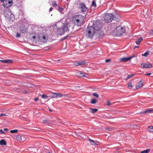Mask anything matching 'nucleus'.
Masks as SVG:
<instances>
[{
    "label": "nucleus",
    "instance_id": "f257e3e1",
    "mask_svg": "<svg viewBox=\"0 0 153 153\" xmlns=\"http://www.w3.org/2000/svg\"><path fill=\"white\" fill-rule=\"evenodd\" d=\"M102 27V21L100 20H97L93 24L92 26H88L86 29V33L89 37L92 38L96 31L100 30Z\"/></svg>",
    "mask_w": 153,
    "mask_h": 153
},
{
    "label": "nucleus",
    "instance_id": "f03ea898",
    "mask_svg": "<svg viewBox=\"0 0 153 153\" xmlns=\"http://www.w3.org/2000/svg\"><path fill=\"white\" fill-rule=\"evenodd\" d=\"M84 17L81 15H77L73 16L72 22L75 25L80 26L84 23Z\"/></svg>",
    "mask_w": 153,
    "mask_h": 153
},
{
    "label": "nucleus",
    "instance_id": "7ed1b4c3",
    "mask_svg": "<svg viewBox=\"0 0 153 153\" xmlns=\"http://www.w3.org/2000/svg\"><path fill=\"white\" fill-rule=\"evenodd\" d=\"M126 29L125 27H123L119 24L116 29H115L114 33L115 35L117 36H121L125 32Z\"/></svg>",
    "mask_w": 153,
    "mask_h": 153
},
{
    "label": "nucleus",
    "instance_id": "20e7f679",
    "mask_svg": "<svg viewBox=\"0 0 153 153\" xmlns=\"http://www.w3.org/2000/svg\"><path fill=\"white\" fill-rule=\"evenodd\" d=\"M120 16L118 15H115L114 16L111 13H106L104 17V19L105 22L106 23H109L111 22L112 20L114 19H116V17H118Z\"/></svg>",
    "mask_w": 153,
    "mask_h": 153
},
{
    "label": "nucleus",
    "instance_id": "39448f33",
    "mask_svg": "<svg viewBox=\"0 0 153 153\" xmlns=\"http://www.w3.org/2000/svg\"><path fill=\"white\" fill-rule=\"evenodd\" d=\"M2 2L3 6L6 8L10 7L13 4L12 0H4Z\"/></svg>",
    "mask_w": 153,
    "mask_h": 153
},
{
    "label": "nucleus",
    "instance_id": "423d86ee",
    "mask_svg": "<svg viewBox=\"0 0 153 153\" xmlns=\"http://www.w3.org/2000/svg\"><path fill=\"white\" fill-rule=\"evenodd\" d=\"M79 8L81 9V10L82 12H86L88 10V8L86 6L84 3H80L79 4Z\"/></svg>",
    "mask_w": 153,
    "mask_h": 153
},
{
    "label": "nucleus",
    "instance_id": "0eeeda50",
    "mask_svg": "<svg viewBox=\"0 0 153 153\" xmlns=\"http://www.w3.org/2000/svg\"><path fill=\"white\" fill-rule=\"evenodd\" d=\"M12 14V13L10 9H6L4 12V14L6 18H9V16Z\"/></svg>",
    "mask_w": 153,
    "mask_h": 153
},
{
    "label": "nucleus",
    "instance_id": "6e6552de",
    "mask_svg": "<svg viewBox=\"0 0 153 153\" xmlns=\"http://www.w3.org/2000/svg\"><path fill=\"white\" fill-rule=\"evenodd\" d=\"M134 57V55H133L132 56H131L130 57H123L120 58V62H126V61H128L130 60L131 58H132L133 57Z\"/></svg>",
    "mask_w": 153,
    "mask_h": 153
},
{
    "label": "nucleus",
    "instance_id": "1a4fd4ad",
    "mask_svg": "<svg viewBox=\"0 0 153 153\" xmlns=\"http://www.w3.org/2000/svg\"><path fill=\"white\" fill-rule=\"evenodd\" d=\"M86 62L84 60H81L77 61L75 63V66L84 65L86 64Z\"/></svg>",
    "mask_w": 153,
    "mask_h": 153
},
{
    "label": "nucleus",
    "instance_id": "9d476101",
    "mask_svg": "<svg viewBox=\"0 0 153 153\" xmlns=\"http://www.w3.org/2000/svg\"><path fill=\"white\" fill-rule=\"evenodd\" d=\"M142 68H151L152 67V64L149 62H147L146 64L142 63L141 64Z\"/></svg>",
    "mask_w": 153,
    "mask_h": 153
},
{
    "label": "nucleus",
    "instance_id": "9b49d317",
    "mask_svg": "<svg viewBox=\"0 0 153 153\" xmlns=\"http://www.w3.org/2000/svg\"><path fill=\"white\" fill-rule=\"evenodd\" d=\"M20 30L23 33H25L27 32V29L24 25H22L20 27Z\"/></svg>",
    "mask_w": 153,
    "mask_h": 153
},
{
    "label": "nucleus",
    "instance_id": "f8f14e48",
    "mask_svg": "<svg viewBox=\"0 0 153 153\" xmlns=\"http://www.w3.org/2000/svg\"><path fill=\"white\" fill-rule=\"evenodd\" d=\"M67 25H68L67 24L64 25L63 27L62 28V33H60L61 34H63L65 32H67L69 31V30Z\"/></svg>",
    "mask_w": 153,
    "mask_h": 153
},
{
    "label": "nucleus",
    "instance_id": "ddd939ff",
    "mask_svg": "<svg viewBox=\"0 0 153 153\" xmlns=\"http://www.w3.org/2000/svg\"><path fill=\"white\" fill-rule=\"evenodd\" d=\"M143 80H141L140 82L137 83L136 86L137 89H138L142 87L143 85Z\"/></svg>",
    "mask_w": 153,
    "mask_h": 153
},
{
    "label": "nucleus",
    "instance_id": "4468645a",
    "mask_svg": "<svg viewBox=\"0 0 153 153\" xmlns=\"http://www.w3.org/2000/svg\"><path fill=\"white\" fill-rule=\"evenodd\" d=\"M116 20L117 21L116 22H117L118 20H119V19L118 20V19H117ZM119 24H120L118 22L114 23L111 24V26L112 27L115 28V29H116L117 27L118 26Z\"/></svg>",
    "mask_w": 153,
    "mask_h": 153
},
{
    "label": "nucleus",
    "instance_id": "2eb2a0df",
    "mask_svg": "<svg viewBox=\"0 0 153 153\" xmlns=\"http://www.w3.org/2000/svg\"><path fill=\"white\" fill-rule=\"evenodd\" d=\"M153 112V110L152 109H148L144 111L140 112V113L141 114H148L149 113H152Z\"/></svg>",
    "mask_w": 153,
    "mask_h": 153
},
{
    "label": "nucleus",
    "instance_id": "dca6fc26",
    "mask_svg": "<svg viewBox=\"0 0 153 153\" xmlns=\"http://www.w3.org/2000/svg\"><path fill=\"white\" fill-rule=\"evenodd\" d=\"M1 62H4L6 63H10L13 62V61L10 59H5L4 60H0Z\"/></svg>",
    "mask_w": 153,
    "mask_h": 153
},
{
    "label": "nucleus",
    "instance_id": "f3484780",
    "mask_svg": "<svg viewBox=\"0 0 153 153\" xmlns=\"http://www.w3.org/2000/svg\"><path fill=\"white\" fill-rule=\"evenodd\" d=\"M88 140L92 145L95 146L98 144L97 143L98 142H95L94 140H91V139H89Z\"/></svg>",
    "mask_w": 153,
    "mask_h": 153
},
{
    "label": "nucleus",
    "instance_id": "a211bd4d",
    "mask_svg": "<svg viewBox=\"0 0 153 153\" xmlns=\"http://www.w3.org/2000/svg\"><path fill=\"white\" fill-rule=\"evenodd\" d=\"M42 123L44 124H51V123L50 120H47L46 119H44L42 120Z\"/></svg>",
    "mask_w": 153,
    "mask_h": 153
},
{
    "label": "nucleus",
    "instance_id": "6ab92c4d",
    "mask_svg": "<svg viewBox=\"0 0 153 153\" xmlns=\"http://www.w3.org/2000/svg\"><path fill=\"white\" fill-rule=\"evenodd\" d=\"M77 74L78 76H79L80 77L83 76L85 77V74H83L82 71H78L77 72Z\"/></svg>",
    "mask_w": 153,
    "mask_h": 153
},
{
    "label": "nucleus",
    "instance_id": "aec40b11",
    "mask_svg": "<svg viewBox=\"0 0 153 153\" xmlns=\"http://www.w3.org/2000/svg\"><path fill=\"white\" fill-rule=\"evenodd\" d=\"M7 144L6 141L4 139H2L0 141V145H5Z\"/></svg>",
    "mask_w": 153,
    "mask_h": 153
},
{
    "label": "nucleus",
    "instance_id": "412c9836",
    "mask_svg": "<svg viewBox=\"0 0 153 153\" xmlns=\"http://www.w3.org/2000/svg\"><path fill=\"white\" fill-rule=\"evenodd\" d=\"M46 37L44 36H39V39L41 41L44 42L46 40Z\"/></svg>",
    "mask_w": 153,
    "mask_h": 153
},
{
    "label": "nucleus",
    "instance_id": "4be33fe9",
    "mask_svg": "<svg viewBox=\"0 0 153 153\" xmlns=\"http://www.w3.org/2000/svg\"><path fill=\"white\" fill-rule=\"evenodd\" d=\"M62 27H60V28H58V29L57 30V33L60 35V36H61L62 35H63V34H61L60 33H62Z\"/></svg>",
    "mask_w": 153,
    "mask_h": 153
},
{
    "label": "nucleus",
    "instance_id": "5701e85b",
    "mask_svg": "<svg viewBox=\"0 0 153 153\" xmlns=\"http://www.w3.org/2000/svg\"><path fill=\"white\" fill-rule=\"evenodd\" d=\"M143 39L142 37L140 38L138 40H137L136 42V43L137 45H139L141 41Z\"/></svg>",
    "mask_w": 153,
    "mask_h": 153
},
{
    "label": "nucleus",
    "instance_id": "b1692460",
    "mask_svg": "<svg viewBox=\"0 0 153 153\" xmlns=\"http://www.w3.org/2000/svg\"><path fill=\"white\" fill-rule=\"evenodd\" d=\"M150 151V149H148L146 150L143 151L141 152V153H148Z\"/></svg>",
    "mask_w": 153,
    "mask_h": 153
},
{
    "label": "nucleus",
    "instance_id": "393cba45",
    "mask_svg": "<svg viewBox=\"0 0 153 153\" xmlns=\"http://www.w3.org/2000/svg\"><path fill=\"white\" fill-rule=\"evenodd\" d=\"M51 5L53 7H56L57 6V4L55 1H53L52 2Z\"/></svg>",
    "mask_w": 153,
    "mask_h": 153
},
{
    "label": "nucleus",
    "instance_id": "a878e982",
    "mask_svg": "<svg viewBox=\"0 0 153 153\" xmlns=\"http://www.w3.org/2000/svg\"><path fill=\"white\" fill-rule=\"evenodd\" d=\"M148 130L150 132H153V126H150L148 127Z\"/></svg>",
    "mask_w": 153,
    "mask_h": 153
},
{
    "label": "nucleus",
    "instance_id": "bb28decb",
    "mask_svg": "<svg viewBox=\"0 0 153 153\" xmlns=\"http://www.w3.org/2000/svg\"><path fill=\"white\" fill-rule=\"evenodd\" d=\"M97 102V100L95 99H93L91 101V103L92 104H95Z\"/></svg>",
    "mask_w": 153,
    "mask_h": 153
},
{
    "label": "nucleus",
    "instance_id": "cd10ccee",
    "mask_svg": "<svg viewBox=\"0 0 153 153\" xmlns=\"http://www.w3.org/2000/svg\"><path fill=\"white\" fill-rule=\"evenodd\" d=\"M16 139L18 141H20L22 140V137L20 135H17L16 136Z\"/></svg>",
    "mask_w": 153,
    "mask_h": 153
},
{
    "label": "nucleus",
    "instance_id": "c85d7f7f",
    "mask_svg": "<svg viewBox=\"0 0 153 153\" xmlns=\"http://www.w3.org/2000/svg\"><path fill=\"white\" fill-rule=\"evenodd\" d=\"M90 110H91V112L92 113H94L96 112H97V111H98V109H96V108L93 109L92 108H90Z\"/></svg>",
    "mask_w": 153,
    "mask_h": 153
},
{
    "label": "nucleus",
    "instance_id": "c756f323",
    "mask_svg": "<svg viewBox=\"0 0 153 153\" xmlns=\"http://www.w3.org/2000/svg\"><path fill=\"white\" fill-rule=\"evenodd\" d=\"M149 51H147L144 54H143L142 56L146 57L149 54Z\"/></svg>",
    "mask_w": 153,
    "mask_h": 153
},
{
    "label": "nucleus",
    "instance_id": "7c9ffc66",
    "mask_svg": "<svg viewBox=\"0 0 153 153\" xmlns=\"http://www.w3.org/2000/svg\"><path fill=\"white\" fill-rule=\"evenodd\" d=\"M57 97V93H52V95H51V98H54Z\"/></svg>",
    "mask_w": 153,
    "mask_h": 153
},
{
    "label": "nucleus",
    "instance_id": "2f4dec72",
    "mask_svg": "<svg viewBox=\"0 0 153 153\" xmlns=\"http://www.w3.org/2000/svg\"><path fill=\"white\" fill-rule=\"evenodd\" d=\"M91 6H94L95 7H97V5L95 1H92Z\"/></svg>",
    "mask_w": 153,
    "mask_h": 153
},
{
    "label": "nucleus",
    "instance_id": "473e14b6",
    "mask_svg": "<svg viewBox=\"0 0 153 153\" xmlns=\"http://www.w3.org/2000/svg\"><path fill=\"white\" fill-rule=\"evenodd\" d=\"M131 83L129 82L128 84V88L129 89H131L132 87V85H131Z\"/></svg>",
    "mask_w": 153,
    "mask_h": 153
},
{
    "label": "nucleus",
    "instance_id": "72a5a7b5",
    "mask_svg": "<svg viewBox=\"0 0 153 153\" xmlns=\"http://www.w3.org/2000/svg\"><path fill=\"white\" fill-rule=\"evenodd\" d=\"M41 97L43 99H46L48 98V97L46 95L42 94L41 95Z\"/></svg>",
    "mask_w": 153,
    "mask_h": 153
},
{
    "label": "nucleus",
    "instance_id": "f704fd0d",
    "mask_svg": "<svg viewBox=\"0 0 153 153\" xmlns=\"http://www.w3.org/2000/svg\"><path fill=\"white\" fill-rule=\"evenodd\" d=\"M18 132V130L17 129L11 130L10 131V132L11 133H16V132Z\"/></svg>",
    "mask_w": 153,
    "mask_h": 153
},
{
    "label": "nucleus",
    "instance_id": "c9c22d12",
    "mask_svg": "<svg viewBox=\"0 0 153 153\" xmlns=\"http://www.w3.org/2000/svg\"><path fill=\"white\" fill-rule=\"evenodd\" d=\"M134 75V74H131L128 75L127 77L126 78V79H129L131 78V77H133Z\"/></svg>",
    "mask_w": 153,
    "mask_h": 153
},
{
    "label": "nucleus",
    "instance_id": "e433bc0d",
    "mask_svg": "<svg viewBox=\"0 0 153 153\" xmlns=\"http://www.w3.org/2000/svg\"><path fill=\"white\" fill-rule=\"evenodd\" d=\"M58 10L59 11V12H61L63 11V9L62 7H61L59 6H58Z\"/></svg>",
    "mask_w": 153,
    "mask_h": 153
},
{
    "label": "nucleus",
    "instance_id": "4c0bfd02",
    "mask_svg": "<svg viewBox=\"0 0 153 153\" xmlns=\"http://www.w3.org/2000/svg\"><path fill=\"white\" fill-rule=\"evenodd\" d=\"M93 95L94 96L96 97L97 98H98L99 97V95L97 94L96 93H94L93 94Z\"/></svg>",
    "mask_w": 153,
    "mask_h": 153
},
{
    "label": "nucleus",
    "instance_id": "58836bf2",
    "mask_svg": "<svg viewBox=\"0 0 153 153\" xmlns=\"http://www.w3.org/2000/svg\"><path fill=\"white\" fill-rule=\"evenodd\" d=\"M62 96V94L59 93H57V97H61Z\"/></svg>",
    "mask_w": 153,
    "mask_h": 153
},
{
    "label": "nucleus",
    "instance_id": "ea45409f",
    "mask_svg": "<svg viewBox=\"0 0 153 153\" xmlns=\"http://www.w3.org/2000/svg\"><path fill=\"white\" fill-rule=\"evenodd\" d=\"M68 35H67L65 36L63 38L60 39V40L61 41H63L65 39L68 37Z\"/></svg>",
    "mask_w": 153,
    "mask_h": 153
},
{
    "label": "nucleus",
    "instance_id": "a19ab883",
    "mask_svg": "<svg viewBox=\"0 0 153 153\" xmlns=\"http://www.w3.org/2000/svg\"><path fill=\"white\" fill-rule=\"evenodd\" d=\"M106 103V105L107 106H110L111 105V104L109 101H107Z\"/></svg>",
    "mask_w": 153,
    "mask_h": 153
},
{
    "label": "nucleus",
    "instance_id": "79ce46f5",
    "mask_svg": "<svg viewBox=\"0 0 153 153\" xmlns=\"http://www.w3.org/2000/svg\"><path fill=\"white\" fill-rule=\"evenodd\" d=\"M20 37V34L19 33H17L16 35V37L19 38Z\"/></svg>",
    "mask_w": 153,
    "mask_h": 153
},
{
    "label": "nucleus",
    "instance_id": "37998d69",
    "mask_svg": "<svg viewBox=\"0 0 153 153\" xmlns=\"http://www.w3.org/2000/svg\"><path fill=\"white\" fill-rule=\"evenodd\" d=\"M26 22V20L25 19H22V23H25Z\"/></svg>",
    "mask_w": 153,
    "mask_h": 153
},
{
    "label": "nucleus",
    "instance_id": "c03bdc74",
    "mask_svg": "<svg viewBox=\"0 0 153 153\" xmlns=\"http://www.w3.org/2000/svg\"><path fill=\"white\" fill-rule=\"evenodd\" d=\"M111 61V60L110 59H107L105 60V62H110Z\"/></svg>",
    "mask_w": 153,
    "mask_h": 153
},
{
    "label": "nucleus",
    "instance_id": "a18cd8bd",
    "mask_svg": "<svg viewBox=\"0 0 153 153\" xmlns=\"http://www.w3.org/2000/svg\"><path fill=\"white\" fill-rule=\"evenodd\" d=\"M4 132L2 130V129L0 130V134H4Z\"/></svg>",
    "mask_w": 153,
    "mask_h": 153
},
{
    "label": "nucleus",
    "instance_id": "49530a36",
    "mask_svg": "<svg viewBox=\"0 0 153 153\" xmlns=\"http://www.w3.org/2000/svg\"><path fill=\"white\" fill-rule=\"evenodd\" d=\"M34 100L35 101H37L39 99L38 97H36V98L34 99Z\"/></svg>",
    "mask_w": 153,
    "mask_h": 153
},
{
    "label": "nucleus",
    "instance_id": "de8ad7c7",
    "mask_svg": "<svg viewBox=\"0 0 153 153\" xmlns=\"http://www.w3.org/2000/svg\"><path fill=\"white\" fill-rule=\"evenodd\" d=\"M53 9V8L52 7H51L50 8V9L49 10V12H51V11H52V10Z\"/></svg>",
    "mask_w": 153,
    "mask_h": 153
},
{
    "label": "nucleus",
    "instance_id": "09e8293b",
    "mask_svg": "<svg viewBox=\"0 0 153 153\" xmlns=\"http://www.w3.org/2000/svg\"><path fill=\"white\" fill-rule=\"evenodd\" d=\"M6 115H5L4 114H0V116H6Z\"/></svg>",
    "mask_w": 153,
    "mask_h": 153
},
{
    "label": "nucleus",
    "instance_id": "8fccbe9b",
    "mask_svg": "<svg viewBox=\"0 0 153 153\" xmlns=\"http://www.w3.org/2000/svg\"><path fill=\"white\" fill-rule=\"evenodd\" d=\"M151 74V73H147L146 74H145V75L147 76H150Z\"/></svg>",
    "mask_w": 153,
    "mask_h": 153
},
{
    "label": "nucleus",
    "instance_id": "3c124183",
    "mask_svg": "<svg viewBox=\"0 0 153 153\" xmlns=\"http://www.w3.org/2000/svg\"><path fill=\"white\" fill-rule=\"evenodd\" d=\"M19 118L21 119H22V118H25V117H22V116H20L19 117Z\"/></svg>",
    "mask_w": 153,
    "mask_h": 153
},
{
    "label": "nucleus",
    "instance_id": "603ef678",
    "mask_svg": "<svg viewBox=\"0 0 153 153\" xmlns=\"http://www.w3.org/2000/svg\"><path fill=\"white\" fill-rule=\"evenodd\" d=\"M32 38H33V39H36V37L35 36H32Z\"/></svg>",
    "mask_w": 153,
    "mask_h": 153
},
{
    "label": "nucleus",
    "instance_id": "864d4df0",
    "mask_svg": "<svg viewBox=\"0 0 153 153\" xmlns=\"http://www.w3.org/2000/svg\"><path fill=\"white\" fill-rule=\"evenodd\" d=\"M4 130L5 131H8V129L7 128H5L4 129Z\"/></svg>",
    "mask_w": 153,
    "mask_h": 153
},
{
    "label": "nucleus",
    "instance_id": "5fc2aeb1",
    "mask_svg": "<svg viewBox=\"0 0 153 153\" xmlns=\"http://www.w3.org/2000/svg\"><path fill=\"white\" fill-rule=\"evenodd\" d=\"M139 48V46H135L134 47V48Z\"/></svg>",
    "mask_w": 153,
    "mask_h": 153
},
{
    "label": "nucleus",
    "instance_id": "6e6d98bb",
    "mask_svg": "<svg viewBox=\"0 0 153 153\" xmlns=\"http://www.w3.org/2000/svg\"><path fill=\"white\" fill-rule=\"evenodd\" d=\"M1 2H3L4 0H0Z\"/></svg>",
    "mask_w": 153,
    "mask_h": 153
},
{
    "label": "nucleus",
    "instance_id": "4d7b16f0",
    "mask_svg": "<svg viewBox=\"0 0 153 153\" xmlns=\"http://www.w3.org/2000/svg\"><path fill=\"white\" fill-rule=\"evenodd\" d=\"M77 87L78 88H80L79 87Z\"/></svg>",
    "mask_w": 153,
    "mask_h": 153
},
{
    "label": "nucleus",
    "instance_id": "13d9d810",
    "mask_svg": "<svg viewBox=\"0 0 153 153\" xmlns=\"http://www.w3.org/2000/svg\"><path fill=\"white\" fill-rule=\"evenodd\" d=\"M24 92H24V93H26V92H25V91H24Z\"/></svg>",
    "mask_w": 153,
    "mask_h": 153
},
{
    "label": "nucleus",
    "instance_id": "bf43d9fd",
    "mask_svg": "<svg viewBox=\"0 0 153 153\" xmlns=\"http://www.w3.org/2000/svg\"><path fill=\"white\" fill-rule=\"evenodd\" d=\"M24 92H24V93H26V92H25V91H24Z\"/></svg>",
    "mask_w": 153,
    "mask_h": 153
},
{
    "label": "nucleus",
    "instance_id": "052dcab7",
    "mask_svg": "<svg viewBox=\"0 0 153 153\" xmlns=\"http://www.w3.org/2000/svg\"><path fill=\"white\" fill-rule=\"evenodd\" d=\"M24 92H24V93H26V92H25V91H24Z\"/></svg>",
    "mask_w": 153,
    "mask_h": 153
},
{
    "label": "nucleus",
    "instance_id": "680f3d73",
    "mask_svg": "<svg viewBox=\"0 0 153 153\" xmlns=\"http://www.w3.org/2000/svg\"><path fill=\"white\" fill-rule=\"evenodd\" d=\"M48 153H51L50 152H49Z\"/></svg>",
    "mask_w": 153,
    "mask_h": 153
}]
</instances>
